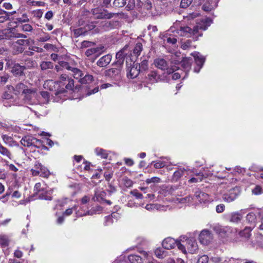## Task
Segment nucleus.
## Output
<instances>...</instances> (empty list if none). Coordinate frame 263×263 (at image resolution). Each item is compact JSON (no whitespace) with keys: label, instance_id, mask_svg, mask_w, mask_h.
<instances>
[{"label":"nucleus","instance_id":"nucleus-15","mask_svg":"<svg viewBox=\"0 0 263 263\" xmlns=\"http://www.w3.org/2000/svg\"><path fill=\"white\" fill-rule=\"evenodd\" d=\"M194 198L200 203H206L210 202V199L208 194L201 191H197L195 192Z\"/></svg>","mask_w":263,"mask_h":263},{"label":"nucleus","instance_id":"nucleus-44","mask_svg":"<svg viewBox=\"0 0 263 263\" xmlns=\"http://www.w3.org/2000/svg\"><path fill=\"white\" fill-rule=\"evenodd\" d=\"M197 177H192L189 180V182L190 183H196L198 182H200L202 180L203 178V175L202 174L199 173L196 174Z\"/></svg>","mask_w":263,"mask_h":263},{"label":"nucleus","instance_id":"nucleus-46","mask_svg":"<svg viewBox=\"0 0 263 263\" xmlns=\"http://www.w3.org/2000/svg\"><path fill=\"white\" fill-rule=\"evenodd\" d=\"M138 66L141 72L145 71L148 68V61L146 60H143L140 64H138Z\"/></svg>","mask_w":263,"mask_h":263},{"label":"nucleus","instance_id":"nucleus-24","mask_svg":"<svg viewBox=\"0 0 263 263\" xmlns=\"http://www.w3.org/2000/svg\"><path fill=\"white\" fill-rule=\"evenodd\" d=\"M35 142H39V141L30 136H26L21 140V144L24 146L27 147L32 145Z\"/></svg>","mask_w":263,"mask_h":263},{"label":"nucleus","instance_id":"nucleus-8","mask_svg":"<svg viewBox=\"0 0 263 263\" xmlns=\"http://www.w3.org/2000/svg\"><path fill=\"white\" fill-rule=\"evenodd\" d=\"M34 191L35 194H39V197L41 199L50 200L52 199L50 192L44 191L42 187L41 183H36L35 184Z\"/></svg>","mask_w":263,"mask_h":263},{"label":"nucleus","instance_id":"nucleus-55","mask_svg":"<svg viewBox=\"0 0 263 263\" xmlns=\"http://www.w3.org/2000/svg\"><path fill=\"white\" fill-rule=\"evenodd\" d=\"M13 48L16 53H22L24 50V48L23 47L18 45H15V43H13Z\"/></svg>","mask_w":263,"mask_h":263},{"label":"nucleus","instance_id":"nucleus-20","mask_svg":"<svg viewBox=\"0 0 263 263\" xmlns=\"http://www.w3.org/2000/svg\"><path fill=\"white\" fill-rule=\"evenodd\" d=\"M127 76L128 78L134 79L138 76L140 72V69L138 66V63L134 64L130 68H128Z\"/></svg>","mask_w":263,"mask_h":263},{"label":"nucleus","instance_id":"nucleus-61","mask_svg":"<svg viewBox=\"0 0 263 263\" xmlns=\"http://www.w3.org/2000/svg\"><path fill=\"white\" fill-rule=\"evenodd\" d=\"M16 20L20 23H26L29 22V18L26 14H23L21 17L17 18Z\"/></svg>","mask_w":263,"mask_h":263},{"label":"nucleus","instance_id":"nucleus-32","mask_svg":"<svg viewBox=\"0 0 263 263\" xmlns=\"http://www.w3.org/2000/svg\"><path fill=\"white\" fill-rule=\"evenodd\" d=\"M128 259L130 263H143L141 256L136 254H130L128 256Z\"/></svg>","mask_w":263,"mask_h":263},{"label":"nucleus","instance_id":"nucleus-18","mask_svg":"<svg viewBox=\"0 0 263 263\" xmlns=\"http://www.w3.org/2000/svg\"><path fill=\"white\" fill-rule=\"evenodd\" d=\"M112 59L111 55L108 54L101 57L97 62V65L100 67H105L107 66L111 62Z\"/></svg>","mask_w":263,"mask_h":263},{"label":"nucleus","instance_id":"nucleus-34","mask_svg":"<svg viewBox=\"0 0 263 263\" xmlns=\"http://www.w3.org/2000/svg\"><path fill=\"white\" fill-rule=\"evenodd\" d=\"M71 30L72 31L73 36L75 37H78L79 36L85 34V33L87 31L86 28L83 27H80L77 29H72V27H71Z\"/></svg>","mask_w":263,"mask_h":263},{"label":"nucleus","instance_id":"nucleus-39","mask_svg":"<svg viewBox=\"0 0 263 263\" xmlns=\"http://www.w3.org/2000/svg\"><path fill=\"white\" fill-rule=\"evenodd\" d=\"M9 239L7 235H0V245L3 247H6L9 245Z\"/></svg>","mask_w":263,"mask_h":263},{"label":"nucleus","instance_id":"nucleus-2","mask_svg":"<svg viewBox=\"0 0 263 263\" xmlns=\"http://www.w3.org/2000/svg\"><path fill=\"white\" fill-rule=\"evenodd\" d=\"M8 89L13 91L16 95H21L26 102H31L36 97V89L27 82H20L15 87L9 86Z\"/></svg>","mask_w":263,"mask_h":263},{"label":"nucleus","instance_id":"nucleus-1","mask_svg":"<svg viewBox=\"0 0 263 263\" xmlns=\"http://www.w3.org/2000/svg\"><path fill=\"white\" fill-rule=\"evenodd\" d=\"M212 21L209 18H203L199 20L196 25L192 28L190 27L184 26H180L178 29H175L174 26L171 27V32L176 33L180 36L191 37L197 39L202 35V31L205 30L212 24Z\"/></svg>","mask_w":263,"mask_h":263},{"label":"nucleus","instance_id":"nucleus-17","mask_svg":"<svg viewBox=\"0 0 263 263\" xmlns=\"http://www.w3.org/2000/svg\"><path fill=\"white\" fill-rule=\"evenodd\" d=\"M127 48L128 46L126 45L116 53V57L117 61L115 63V65H119V66L122 67L125 56L127 54L126 53H125V51Z\"/></svg>","mask_w":263,"mask_h":263},{"label":"nucleus","instance_id":"nucleus-14","mask_svg":"<svg viewBox=\"0 0 263 263\" xmlns=\"http://www.w3.org/2000/svg\"><path fill=\"white\" fill-rule=\"evenodd\" d=\"M115 66H116L115 68H112L106 70L105 71V76L117 79H119L122 67L119 66V65Z\"/></svg>","mask_w":263,"mask_h":263},{"label":"nucleus","instance_id":"nucleus-28","mask_svg":"<svg viewBox=\"0 0 263 263\" xmlns=\"http://www.w3.org/2000/svg\"><path fill=\"white\" fill-rule=\"evenodd\" d=\"M118 21H105L101 23V27L103 30L107 31L114 28L118 25Z\"/></svg>","mask_w":263,"mask_h":263},{"label":"nucleus","instance_id":"nucleus-40","mask_svg":"<svg viewBox=\"0 0 263 263\" xmlns=\"http://www.w3.org/2000/svg\"><path fill=\"white\" fill-rule=\"evenodd\" d=\"M40 67L42 70H45L48 69H52L53 68V65L50 61H43L41 62Z\"/></svg>","mask_w":263,"mask_h":263},{"label":"nucleus","instance_id":"nucleus-62","mask_svg":"<svg viewBox=\"0 0 263 263\" xmlns=\"http://www.w3.org/2000/svg\"><path fill=\"white\" fill-rule=\"evenodd\" d=\"M160 181V179L157 177H154L151 178H148L146 179V182L147 184H149L151 183H158Z\"/></svg>","mask_w":263,"mask_h":263},{"label":"nucleus","instance_id":"nucleus-19","mask_svg":"<svg viewBox=\"0 0 263 263\" xmlns=\"http://www.w3.org/2000/svg\"><path fill=\"white\" fill-rule=\"evenodd\" d=\"M26 69L25 66H21L18 63L14 64L13 66L11 72L16 76H22L24 75V71Z\"/></svg>","mask_w":263,"mask_h":263},{"label":"nucleus","instance_id":"nucleus-10","mask_svg":"<svg viewBox=\"0 0 263 263\" xmlns=\"http://www.w3.org/2000/svg\"><path fill=\"white\" fill-rule=\"evenodd\" d=\"M198 239L201 244L208 245L213 239V236L210 231L203 230L200 232Z\"/></svg>","mask_w":263,"mask_h":263},{"label":"nucleus","instance_id":"nucleus-57","mask_svg":"<svg viewBox=\"0 0 263 263\" xmlns=\"http://www.w3.org/2000/svg\"><path fill=\"white\" fill-rule=\"evenodd\" d=\"M22 30L24 32H31L33 30L32 27L28 24H26L21 26Z\"/></svg>","mask_w":263,"mask_h":263},{"label":"nucleus","instance_id":"nucleus-41","mask_svg":"<svg viewBox=\"0 0 263 263\" xmlns=\"http://www.w3.org/2000/svg\"><path fill=\"white\" fill-rule=\"evenodd\" d=\"M0 154L6 157L8 159H11V154L10 152L3 145L0 146Z\"/></svg>","mask_w":263,"mask_h":263},{"label":"nucleus","instance_id":"nucleus-33","mask_svg":"<svg viewBox=\"0 0 263 263\" xmlns=\"http://www.w3.org/2000/svg\"><path fill=\"white\" fill-rule=\"evenodd\" d=\"M102 49V48L99 47L89 48L85 51V54L87 57H90L95 54L97 55V56H98L100 53V51Z\"/></svg>","mask_w":263,"mask_h":263},{"label":"nucleus","instance_id":"nucleus-53","mask_svg":"<svg viewBox=\"0 0 263 263\" xmlns=\"http://www.w3.org/2000/svg\"><path fill=\"white\" fill-rule=\"evenodd\" d=\"M193 0H181L180 3V7L182 8H186L188 7Z\"/></svg>","mask_w":263,"mask_h":263},{"label":"nucleus","instance_id":"nucleus-7","mask_svg":"<svg viewBox=\"0 0 263 263\" xmlns=\"http://www.w3.org/2000/svg\"><path fill=\"white\" fill-rule=\"evenodd\" d=\"M240 189L238 187H235L230 190L228 193L222 195V199L225 202H231L234 201L240 194Z\"/></svg>","mask_w":263,"mask_h":263},{"label":"nucleus","instance_id":"nucleus-49","mask_svg":"<svg viewBox=\"0 0 263 263\" xmlns=\"http://www.w3.org/2000/svg\"><path fill=\"white\" fill-rule=\"evenodd\" d=\"M59 64L61 66L63 70L66 69L70 71L72 67L70 66L68 63L65 61H61L59 63Z\"/></svg>","mask_w":263,"mask_h":263},{"label":"nucleus","instance_id":"nucleus-63","mask_svg":"<svg viewBox=\"0 0 263 263\" xmlns=\"http://www.w3.org/2000/svg\"><path fill=\"white\" fill-rule=\"evenodd\" d=\"M212 261L215 263H223L225 262H227L226 259H223V258L220 257H214L212 258Z\"/></svg>","mask_w":263,"mask_h":263},{"label":"nucleus","instance_id":"nucleus-27","mask_svg":"<svg viewBox=\"0 0 263 263\" xmlns=\"http://www.w3.org/2000/svg\"><path fill=\"white\" fill-rule=\"evenodd\" d=\"M242 215L239 212H233L228 216V220L231 222L238 223L241 220Z\"/></svg>","mask_w":263,"mask_h":263},{"label":"nucleus","instance_id":"nucleus-4","mask_svg":"<svg viewBox=\"0 0 263 263\" xmlns=\"http://www.w3.org/2000/svg\"><path fill=\"white\" fill-rule=\"evenodd\" d=\"M91 13L97 19H110L114 16L118 15V13H109L107 10L99 7L92 9Z\"/></svg>","mask_w":263,"mask_h":263},{"label":"nucleus","instance_id":"nucleus-5","mask_svg":"<svg viewBox=\"0 0 263 263\" xmlns=\"http://www.w3.org/2000/svg\"><path fill=\"white\" fill-rule=\"evenodd\" d=\"M155 66L161 70H167V72L169 73L174 72L178 69V67L176 66H172L171 68H168L167 62L162 58L156 59L154 61Z\"/></svg>","mask_w":263,"mask_h":263},{"label":"nucleus","instance_id":"nucleus-58","mask_svg":"<svg viewBox=\"0 0 263 263\" xmlns=\"http://www.w3.org/2000/svg\"><path fill=\"white\" fill-rule=\"evenodd\" d=\"M208 256L206 255H203L198 258L197 263H208Z\"/></svg>","mask_w":263,"mask_h":263},{"label":"nucleus","instance_id":"nucleus-54","mask_svg":"<svg viewBox=\"0 0 263 263\" xmlns=\"http://www.w3.org/2000/svg\"><path fill=\"white\" fill-rule=\"evenodd\" d=\"M149 79L152 82L156 81L158 79V74L155 71H152L148 74Z\"/></svg>","mask_w":263,"mask_h":263},{"label":"nucleus","instance_id":"nucleus-26","mask_svg":"<svg viewBox=\"0 0 263 263\" xmlns=\"http://www.w3.org/2000/svg\"><path fill=\"white\" fill-rule=\"evenodd\" d=\"M34 167L39 170L40 175L44 178H47L50 175V172L48 170L45 166H43L40 163H36L34 165Z\"/></svg>","mask_w":263,"mask_h":263},{"label":"nucleus","instance_id":"nucleus-29","mask_svg":"<svg viewBox=\"0 0 263 263\" xmlns=\"http://www.w3.org/2000/svg\"><path fill=\"white\" fill-rule=\"evenodd\" d=\"M185 169L183 167L178 168L174 173L172 177V180L174 181H177L184 174Z\"/></svg>","mask_w":263,"mask_h":263},{"label":"nucleus","instance_id":"nucleus-6","mask_svg":"<svg viewBox=\"0 0 263 263\" xmlns=\"http://www.w3.org/2000/svg\"><path fill=\"white\" fill-rule=\"evenodd\" d=\"M65 82H67L65 88L69 90H72L74 87V81L66 74H60L59 80L57 81V84L59 85H65Z\"/></svg>","mask_w":263,"mask_h":263},{"label":"nucleus","instance_id":"nucleus-31","mask_svg":"<svg viewBox=\"0 0 263 263\" xmlns=\"http://www.w3.org/2000/svg\"><path fill=\"white\" fill-rule=\"evenodd\" d=\"M69 73L72 75L76 79H81V77L83 75V73L81 70L75 67H72L70 70Z\"/></svg>","mask_w":263,"mask_h":263},{"label":"nucleus","instance_id":"nucleus-48","mask_svg":"<svg viewBox=\"0 0 263 263\" xmlns=\"http://www.w3.org/2000/svg\"><path fill=\"white\" fill-rule=\"evenodd\" d=\"M176 246L178 247V248L181 250L183 253H186V250L185 248L186 245L185 243H182L180 241H176Z\"/></svg>","mask_w":263,"mask_h":263},{"label":"nucleus","instance_id":"nucleus-12","mask_svg":"<svg viewBox=\"0 0 263 263\" xmlns=\"http://www.w3.org/2000/svg\"><path fill=\"white\" fill-rule=\"evenodd\" d=\"M78 209V206L77 205H74L71 208L67 209L63 213V215L65 216H70L73 213V211H75L76 212V215L77 217H82L86 215H90L93 214L92 212L90 211H87L86 212H84L83 213L81 212L80 211H77Z\"/></svg>","mask_w":263,"mask_h":263},{"label":"nucleus","instance_id":"nucleus-21","mask_svg":"<svg viewBox=\"0 0 263 263\" xmlns=\"http://www.w3.org/2000/svg\"><path fill=\"white\" fill-rule=\"evenodd\" d=\"M105 196L106 193L103 190L97 189L95 191V196L92 198V199L95 201H96L100 203H102L104 202Z\"/></svg>","mask_w":263,"mask_h":263},{"label":"nucleus","instance_id":"nucleus-25","mask_svg":"<svg viewBox=\"0 0 263 263\" xmlns=\"http://www.w3.org/2000/svg\"><path fill=\"white\" fill-rule=\"evenodd\" d=\"M218 2L214 0H207L202 6V9L204 11L209 12L217 7Z\"/></svg>","mask_w":263,"mask_h":263},{"label":"nucleus","instance_id":"nucleus-38","mask_svg":"<svg viewBox=\"0 0 263 263\" xmlns=\"http://www.w3.org/2000/svg\"><path fill=\"white\" fill-rule=\"evenodd\" d=\"M67 84V82H65V85H59L60 88H58V89L55 91L54 93V95L55 96L61 97V96L64 95L67 90H68L66 88H65V86Z\"/></svg>","mask_w":263,"mask_h":263},{"label":"nucleus","instance_id":"nucleus-23","mask_svg":"<svg viewBox=\"0 0 263 263\" xmlns=\"http://www.w3.org/2000/svg\"><path fill=\"white\" fill-rule=\"evenodd\" d=\"M176 241L174 239L167 237L163 240L162 245L164 249L169 250L174 248L176 246Z\"/></svg>","mask_w":263,"mask_h":263},{"label":"nucleus","instance_id":"nucleus-50","mask_svg":"<svg viewBox=\"0 0 263 263\" xmlns=\"http://www.w3.org/2000/svg\"><path fill=\"white\" fill-rule=\"evenodd\" d=\"M152 163H154V167L156 168H161L165 167L166 166V162L165 161H153Z\"/></svg>","mask_w":263,"mask_h":263},{"label":"nucleus","instance_id":"nucleus-59","mask_svg":"<svg viewBox=\"0 0 263 263\" xmlns=\"http://www.w3.org/2000/svg\"><path fill=\"white\" fill-rule=\"evenodd\" d=\"M34 62L30 59H27L25 60V68H31L34 66Z\"/></svg>","mask_w":263,"mask_h":263},{"label":"nucleus","instance_id":"nucleus-16","mask_svg":"<svg viewBox=\"0 0 263 263\" xmlns=\"http://www.w3.org/2000/svg\"><path fill=\"white\" fill-rule=\"evenodd\" d=\"M182 243H185L188 251L191 253H194L198 249V245L195 239L193 238L187 239L185 240L181 239Z\"/></svg>","mask_w":263,"mask_h":263},{"label":"nucleus","instance_id":"nucleus-47","mask_svg":"<svg viewBox=\"0 0 263 263\" xmlns=\"http://www.w3.org/2000/svg\"><path fill=\"white\" fill-rule=\"evenodd\" d=\"M122 182L123 185L126 187H130L133 185V182L132 180L127 177H124L122 179Z\"/></svg>","mask_w":263,"mask_h":263},{"label":"nucleus","instance_id":"nucleus-37","mask_svg":"<svg viewBox=\"0 0 263 263\" xmlns=\"http://www.w3.org/2000/svg\"><path fill=\"white\" fill-rule=\"evenodd\" d=\"M95 153L98 156L100 157L102 159H106L108 156L107 152L106 150L99 147L95 149Z\"/></svg>","mask_w":263,"mask_h":263},{"label":"nucleus","instance_id":"nucleus-64","mask_svg":"<svg viewBox=\"0 0 263 263\" xmlns=\"http://www.w3.org/2000/svg\"><path fill=\"white\" fill-rule=\"evenodd\" d=\"M252 193L254 195H259L262 193V189L259 185H256L254 189L252 190Z\"/></svg>","mask_w":263,"mask_h":263},{"label":"nucleus","instance_id":"nucleus-60","mask_svg":"<svg viewBox=\"0 0 263 263\" xmlns=\"http://www.w3.org/2000/svg\"><path fill=\"white\" fill-rule=\"evenodd\" d=\"M116 215V213H112L110 215H109L108 216H106L105 217V224L106 225H108L110 223H112L114 222V221H113V219H112V217H113V215L115 216Z\"/></svg>","mask_w":263,"mask_h":263},{"label":"nucleus","instance_id":"nucleus-13","mask_svg":"<svg viewBox=\"0 0 263 263\" xmlns=\"http://www.w3.org/2000/svg\"><path fill=\"white\" fill-rule=\"evenodd\" d=\"M192 55L194 57L195 62L197 66L194 68V71L198 73L199 72L205 62V58L197 52L192 53Z\"/></svg>","mask_w":263,"mask_h":263},{"label":"nucleus","instance_id":"nucleus-11","mask_svg":"<svg viewBox=\"0 0 263 263\" xmlns=\"http://www.w3.org/2000/svg\"><path fill=\"white\" fill-rule=\"evenodd\" d=\"M144 8L146 10L147 15L152 16H158L160 14L159 9L155 5H153L151 2L147 1L144 4Z\"/></svg>","mask_w":263,"mask_h":263},{"label":"nucleus","instance_id":"nucleus-56","mask_svg":"<svg viewBox=\"0 0 263 263\" xmlns=\"http://www.w3.org/2000/svg\"><path fill=\"white\" fill-rule=\"evenodd\" d=\"M14 43H15V45H18L23 47L24 46L27 45L29 44V42L28 40L21 39V40H18L17 41H16Z\"/></svg>","mask_w":263,"mask_h":263},{"label":"nucleus","instance_id":"nucleus-35","mask_svg":"<svg viewBox=\"0 0 263 263\" xmlns=\"http://www.w3.org/2000/svg\"><path fill=\"white\" fill-rule=\"evenodd\" d=\"M145 208L147 210H152L156 209L157 210L166 211L167 208L164 206H161L160 204H147L145 206Z\"/></svg>","mask_w":263,"mask_h":263},{"label":"nucleus","instance_id":"nucleus-3","mask_svg":"<svg viewBox=\"0 0 263 263\" xmlns=\"http://www.w3.org/2000/svg\"><path fill=\"white\" fill-rule=\"evenodd\" d=\"M262 216L263 210H256L247 215L246 221L248 226H250V228L248 229L249 231L255 227L257 222V217H259L261 218Z\"/></svg>","mask_w":263,"mask_h":263},{"label":"nucleus","instance_id":"nucleus-51","mask_svg":"<svg viewBox=\"0 0 263 263\" xmlns=\"http://www.w3.org/2000/svg\"><path fill=\"white\" fill-rule=\"evenodd\" d=\"M8 86V87H9ZM12 91H10L8 89V87H7V90L5 91V92L3 93L2 96V98L5 100H10L12 98V95L11 93V92Z\"/></svg>","mask_w":263,"mask_h":263},{"label":"nucleus","instance_id":"nucleus-30","mask_svg":"<svg viewBox=\"0 0 263 263\" xmlns=\"http://www.w3.org/2000/svg\"><path fill=\"white\" fill-rule=\"evenodd\" d=\"M15 29L13 28L5 29L2 31L5 40H11L14 37Z\"/></svg>","mask_w":263,"mask_h":263},{"label":"nucleus","instance_id":"nucleus-43","mask_svg":"<svg viewBox=\"0 0 263 263\" xmlns=\"http://www.w3.org/2000/svg\"><path fill=\"white\" fill-rule=\"evenodd\" d=\"M127 0H114L113 2V7L116 8H122L127 3Z\"/></svg>","mask_w":263,"mask_h":263},{"label":"nucleus","instance_id":"nucleus-22","mask_svg":"<svg viewBox=\"0 0 263 263\" xmlns=\"http://www.w3.org/2000/svg\"><path fill=\"white\" fill-rule=\"evenodd\" d=\"M192 63V60L190 58H184L181 61V66L184 70L185 76H186L187 72L190 70Z\"/></svg>","mask_w":263,"mask_h":263},{"label":"nucleus","instance_id":"nucleus-42","mask_svg":"<svg viewBox=\"0 0 263 263\" xmlns=\"http://www.w3.org/2000/svg\"><path fill=\"white\" fill-rule=\"evenodd\" d=\"M142 49H143V47H142V44L140 43H138L136 44V45L134 47V49L133 50V54L135 56L138 57L140 54L142 50Z\"/></svg>","mask_w":263,"mask_h":263},{"label":"nucleus","instance_id":"nucleus-45","mask_svg":"<svg viewBox=\"0 0 263 263\" xmlns=\"http://www.w3.org/2000/svg\"><path fill=\"white\" fill-rule=\"evenodd\" d=\"M249 228H250V226H247L242 231L240 232V235L242 237H244L246 238H248L250 237L251 235V232L253 229H251L249 231L248 230Z\"/></svg>","mask_w":263,"mask_h":263},{"label":"nucleus","instance_id":"nucleus-9","mask_svg":"<svg viewBox=\"0 0 263 263\" xmlns=\"http://www.w3.org/2000/svg\"><path fill=\"white\" fill-rule=\"evenodd\" d=\"M214 229L222 237L231 236L234 232L233 229L229 226H217L214 227Z\"/></svg>","mask_w":263,"mask_h":263},{"label":"nucleus","instance_id":"nucleus-52","mask_svg":"<svg viewBox=\"0 0 263 263\" xmlns=\"http://www.w3.org/2000/svg\"><path fill=\"white\" fill-rule=\"evenodd\" d=\"M164 253V251L163 250V249L160 248H158L156 249L155 251V255L159 258L163 257Z\"/></svg>","mask_w":263,"mask_h":263},{"label":"nucleus","instance_id":"nucleus-36","mask_svg":"<svg viewBox=\"0 0 263 263\" xmlns=\"http://www.w3.org/2000/svg\"><path fill=\"white\" fill-rule=\"evenodd\" d=\"M93 80V78L91 75L86 74L83 78L80 79L79 82L82 84H89Z\"/></svg>","mask_w":263,"mask_h":263}]
</instances>
